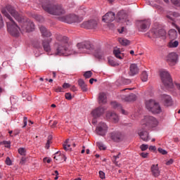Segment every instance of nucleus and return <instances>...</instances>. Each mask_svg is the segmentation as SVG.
Listing matches in <instances>:
<instances>
[{"label":"nucleus","mask_w":180,"mask_h":180,"mask_svg":"<svg viewBox=\"0 0 180 180\" xmlns=\"http://www.w3.org/2000/svg\"><path fill=\"white\" fill-rule=\"evenodd\" d=\"M1 12L2 15L6 16V18L10 20V22H6L8 32L11 34V36L18 37L19 36V31L18 30V29H19V26H18V24L15 22L11 16H13L17 22H22V16H20L19 13L16 11L15 7L11 5H7L6 8H1ZM8 12H9L11 16L8 13Z\"/></svg>","instance_id":"1"},{"label":"nucleus","mask_w":180,"mask_h":180,"mask_svg":"<svg viewBox=\"0 0 180 180\" xmlns=\"http://www.w3.org/2000/svg\"><path fill=\"white\" fill-rule=\"evenodd\" d=\"M40 2L44 11L50 15L60 16V15H64L65 13V10L61 4H54L51 3L50 0H40Z\"/></svg>","instance_id":"2"},{"label":"nucleus","mask_w":180,"mask_h":180,"mask_svg":"<svg viewBox=\"0 0 180 180\" xmlns=\"http://www.w3.org/2000/svg\"><path fill=\"white\" fill-rule=\"evenodd\" d=\"M56 39L59 42L54 44V50L56 56H63L68 51V37L56 34Z\"/></svg>","instance_id":"3"},{"label":"nucleus","mask_w":180,"mask_h":180,"mask_svg":"<svg viewBox=\"0 0 180 180\" xmlns=\"http://www.w3.org/2000/svg\"><path fill=\"white\" fill-rule=\"evenodd\" d=\"M141 124L142 130H151L158 126V120L153 116L146 115L141 121Z\"/></svg>","instance_id":"4"},{"label":"nucleus","mask_w":180,"mask_h":180,"mask_svg":"<svg viewBox=\"0 0 180 180\" xmlns=\"http://www.w3.org/2000/svg\"><path fill=\"white\" fill-rule=\"evenodd\" d=\"M160 78L163 85L167 89H172L174 88V82H172V77L168 71H161L160 73Z\"/></svg>","instance_id":"5"},{"label":"nucleus","mask_w":180,"mask_h":180,"mask_svg":"<svg viewBox=\"0 0 180 180\" xmlns=\"http://www.w3.org/2000/svg\"><path fill=\"white\" fill-rule=\"evenodd\" d=\"M60 22H65V23H81L84 18L82 17H79L75 14H70L68 15L62 16L58 18Z\"/></svg>","instance_id":"6"},{"label":"nucleus","mask_w":180,"mask_h":180,"mask_svg":"<svg viewBox=\"0 0 180 180\" xmlns=\"http://www.w3.org/2000/svg\"><path fill=\"white\" fill-rule=\"evenodd\" d=\"M21 23V30L20 27H18V30H21V32H24L25 33H30V32H33L34 30V22L30 20L29 18L26 19L23 22H19Z\"/></svg>","instance_id":"7"},{"label":"nucleus","mask_w":180,"mask_h":180,"mask_svg":"<svg viewBox=\"0 0 180 180\" xmlns=\"http://www.w3.org/2000/svg\"><path fill=\"white\" fill-rule=\"evenodd\" d=\"M77 47L79 53H87L86 50H94V45L89 41L78 43Z\"/></svg>","instance_id":"8"},{"label":"nucleus","mask_w":180,"mask_h":180,"mask_svg":"<svg viewBox=\"0 0 180 180\" xmlns=\"http://www.w3.org/2000/svg\"><path fill=\"white\" fill-rule=\"evenodd\" d=\"M96 133L98 136H106L108 133V125L105 122H100L96 128Z\"/></svg>","instance_id":"9"},{"label":"nucleus","mask_w":180,"mask_h":180,"mask_svg":"<svg viewBox=\"0 0 180 180\" xmlns=\"http://www.w3.org/2000/svg\"><path fill=\"white\" fill-rule=\"evenodd\" d=\"M84 29H96L98 27V21L96 20H89L80 25Z\"/></svg>","instance_id":"10"},{"label":"nucleus","mask_w":180,"mask_h":180,"mask_svg":"<svg viewBox=\"0 0 180 180\" xmlns=\"http://www.w3.org/2000/svg\"><path fill=\"white\" fill-rule=\"evenodd\" d=\"M167 63H168L169 65L171 67H174L178 63V54L174 52H172L169 53L167 56Z\"/></svg>","instance_id":"11"},{"label":"nucleus","mask_w":180,"mask_h":180,"mask_svg":"<svg viewBox=\"0 0 180 180\" xmlns=\"http://www.w3.org/2000/svg\"><path fill=\"white\" fill-rule=\"evenodd\" d=\"M136 25L140 32H147L150 28V22L148 20H139L136 22Z\"/></svg>","instance_id":"12"},{"label":"nucleus","mask_w":180,"mask_h":180,"mask_svg":"<svg viewBox=\"0 0 180 180\" xmlns=\"http://www.w3.org/2000/svg\"><path fill=\"white\" fill-rule=\"evenodd\" d=\"M128 16L129 14L125 11L122 10L117 13L115 20L117 23H124V20L127 19Z\"/></svg>","instance_id":"13"},{"label":"nucleus","mask_w":180,"mask_h":180,"mask_svg":"<svg viewBox=\"0 0 180 180\" xmlns=\"http://www.w3.org/2000/svg\"><path fill=\"white\" fill-rule=\"evenodd\" d=\"M115 19H116V15L115 13L112 11L108 12L102 18V20L105 22V23H112Z\"/></svg>","instance_id":"14"},{"label":"nucleus","mask_w":180,"mask_h":180,"mask_svg":"<svg viewBox=\"0 0 180 180\" xmlns=\"http://www.w3.org/2000/svg\"><path fill=\"white\" fill-rule=\"evenodd\" d=\"M106 108L105 107H97L94 110H92L91 115L94 119H96L98 117H101L102 115L105 113V110H106Z\"/></svg>","instance_id":"15"},{"label":"nucleus","mask_w":180,"mask_h":180,"mask_svg":"<svg viewBox=\"0 0 180 180\" xmlns=\"http://www.w3.org/2000/svg\"><path fill=\"white\" fill-rule=\"evenodd\" d=\"M106 119L113 123H117V122H119V115L115 112L108 111L106 113Z\"/></svg>","instance_id":"16"},{"label":"nucleus","mask_w":180,"mask_h":180,"mask_svg":"<svg viewBox=\"0 0 180 180\" xmlns=\"http://www.w3.org/2000/svg\"><path fill=\"white\" fill-rule=\"evenodd\" d=\"M152 34L154 39H158L159 37H164L167 34V32L164 29L153 30Z\"/></svg>","instance_id":"17"},{"label":"nucleus","mask_w":180,"mask_h":180,"mask_svg":"<svg viewBox=\"0 0 180 180\" xmlns=\"http://www.w3.org/2000/svg\"><path fill=\"white\" fill-rule=\"evenodd\" d=\"M110 139L113 140V141H120L122 139H123V135L122 132L114 131L110 134Z\"/></svg>","instance_id":"18"},{"label":"nucleus","mask_w":180,"mask_h":180,"mask_svg":"<svg viewBox=\"0 0 180 180\" xmlns=\"http://www.w3.org/2000/svg\"><path fill=\"white\" fill-rule=\"evenodd\" d=\"M161 98L165 106H172V98L169 95L162 94Z\"/></svg>","instance_id":"19"},{"label":"nucleus","mask_w":180,"mask_h":180,"mask_svg":"<svg viewBox=\"0 0 180 180\" xmlns=\"http://www.w3.org/2000/svg\"><path fill=\"white\" fill-rule=\"evenodd\" d=\"M50 43H51V39H45L42 41V46L44 51L46 53H50L51 51V46H50Z\"/></svg>","instance_id":"20"},{"label":"nucleus","mask_w":180,"mask_h":180,"mask_svg":"<svg viewBox=\"0 0 180 180\" xmlns=\"http://www.w3.org/2000/svg\"><path fill=\"white\" fill-rule=\"evenodd\" d=\"M129 70V75L132 77L136 75V74L139 72V67H137V64L136 63L131 64Z\"/></svg>","instance_id":"21"},{"label":"nucleus","mask_w":180,"mask_h":180,"mask_svg":"<svg viewBox=\"0 0 180 180\" xmlns=\"http://www.w3.org/2000/svg\"><path fill=\"white\" fill-rule=\"evenodd\" d=\"M116 82L117 85H129V84H131V80L122 77H120Z\"/></svg>","instance_id":"22"},{"label":"nucleus","mask_w":180,"mask_h":180,"mask_svg":"<svg viewBox=\"0 0 180 180\" xmlns=\"http://www.w3.org/2000/svg\"><path fill=\"white\" fill-rule=\"evenodd\" d=\"M150 169L153 176H155V178L160 176V168L158 167V165H153Z\"/></svg>","instance_id":"23"},{"label":"nucleus","mask_w":180,"mask_h":180,"mask_svg":"<svg viewBox=\"0 0 180 180\" xmlns=\"http://www.w3.org/2000/svg\"><path fill=\"white\" fill-rule=\"evenodd\" d=\"M94 57L98 60H105V53L102 49H98L95 51Z\"/></svg>","instance_id":"24"},{"label":"nucleus","mask_w":180,"mask_h":180,"mask_svg":"<svg viewBox=\"0 0 180 180\" xmlns=\"http://www.w3.org/2000/svg\"><path fill=\"white\" fill-rule=\"evenodd\" d=\"M150 112H152V113H154L155 115H158L161 113L162 110H161V106H160V104L156 102L155 103V105L152 107Z\"/></svg>","instance_id":"25"},{"label":"nucleus","mask_w":180,"mask_h":180,"mask_svg":"<svg viewBox=\"0 0 180 180\" xmlns=\"http://www.w3.org/2000/svg\"><path fill=\"white\" fill-rule=\"evenodd\" d=\"M39 30L43 36V37H51V32L48 30L44 26H41Z\"/></svg>","instance_id":"26"},{"label":"nucleus","mask_w":180,"mask_h":180,"mask_svg":"<svg viewBox=\"0 0 180 180\" xmlns=\"http://www.w3.org/2000/svg\"><path fill=\"white\" fill-rule=\"evenodd\" d=\"M78 85L83 92L88 91V86L86 85V84H85V81H84V79H79L78 80Z\"/></svg>","instance_id":"27"},{"label":"nucleus","mask_w":180,"mask_h":180,"mask_svg":"<svg viewBox=\"0 0 180 180\" xmlns=\"http://www.w3.org/2000/svg\"><path fill=\"white\" fill-rule=\"evenodd\" d=\"M141 131L138 133L139 136L141 137V140L143 141H147L148 140V131L147 130Z\"/></svg>","instance_id":"28"},{"label":"nucleus","mask_w":180,"mask_h":180,"mask_svg":"<svg viewBox=\"0 0 180 180\" xmlns=\"http://www.w3.org/2000/svg\"><path fill=\"white\" fill-rule=\"evenodd\" d=\"M155 101L154 100H148L146 102V109H148V110H149V112H150L151 109L153 108V107L154 106V105H155Z\"/></svg>","instance_id":"29"},{"label":"nucleus","mask_w":180,"mask_h":180,"mask_svg":"<svg viewBox=\"0 0 180 180\" xmlns=\"http://www.w3.org/2000/svg\"><path fill=\"white\" fill-rule=\"evenodd\" d=\"M168 34L169 39H171L172 40H174V39H176L178 36V33L176 32V30H175L174 29L169 30Z\"/></svg>","instance_id":"30"},{"label":"nucleus","mask_w":180,"mask_h":180,"mask_svg":"<svg viewBox=\"0 0 180 180\" xmlns=\"http://www.w3.org/2000/svg\"><path fill=\"white\" fill-rule=\"evenodd\" d=\"M106 102V94H105V93H100L98 96V103H103L105 105Z\"/></svg>","instance_id":"31"},{"label":"nucleus","mask_w":180,"mask_h":180,"mask_svg":"<svg viewBox=\"0 0 180 180\" xmlns=\"http://www.w3.org/2000/svg\"><path fill=\"white\" fill-rule=\"evenodd\" d=\"M180 14L179 13L176 12H169V14L167 15V19L174 21V18H179Z\"/></svg>","instance_id":"32"},{"label":"nucleus","mask_w":180,"mask_h":180,"mask_svg":"<svg viewBox=\"0 0 180 180\" xmlns=\"http://www.w3.org/2000/svg\"><path fill=\"white\" fill-rule=\"evenodd\" d=\"M136 94H131L129 96H125L124 98L126 102H134L136 101Z\"/></svg>","instance_id":"33"},{"label":"nucleus","mask_w":180,"mask_h":180,"mask_svg":"<svg viewBox=\"0 0 180 180\" xmlns=\"http://www.w3.org/2000/svg\"><path fill=\"white\" fill-rule=\"evenodd\" d=\"M119 43H120V44H122V46L130 45V41L128 40L127 39H124V38H120Z\"/></svg>","instance_id":"34"},{"label":"nucleus","mask_w":180,"mask_h":180,"mask_svg":"<svg viewBox=\"0 0 180 180\" xmlns=\"http://www.w3.org/2000/svg\"><path fill=\"white\" fill-rule=\"evenodd\" d=\"M178 46H179V41H178L172 40L169 42V47L171 49H175Z\"/></svg>","instance_id":"35"},{"label":"nucleus","mask_w":180,"mask_h":180,"mask_svg":"<svg viewBox=\"0 0 180 180\" xmlns=\"http://www.w3.org/2000/svg\"><path fill=\"white\" fill-rule=\"evenodd\" d=\"M141 79L143 82H147L148 79V75L147 74V72L146 71L142 72L141 75Z\"/></svg>","instance_id":"36"},{"label":"nucleus","mask_w":180,"mask_h":180,"mask_svg":"<svg viewBox=\"0 0 180 180\" xmlns=\"http://www.w3.org/2000/svg\"><path fill=\"white\" fill-rule=\"evenodd\" d=\"M70 139H66L65 143L63 144V148L65 151L71 150V144H69L68 142Z\"/></svg>","instance_id":"37"},{"label":"nucleus","mask_w":180,"mask_h":180,"mask_svg":"<svg viewBox=\"0 0 180 180\" xmlns=\"http://www.w3.org/2000/svg\"><path fill=\"white\" fill-rule=\"evenodd\" d=\"M113 54L115 56L116 58H119L120 60H122V56H120L122 54V52H120V50L119 49H115L113 51Z\"/></svg>","instance_id":"38"},{"label":"nucleus","mask_w":180,"mask_h":180,"mask_svg":"<svg viewBox=\"0 0 180 180\" xmlns=\"http://www.w3.org/2000/svg\"><path fill=\"white\" fill-rule=\"evenodd\" d=\"M108 64H110L111 67H117V65H119V63L113 59H108Z\"/></svg>","instance_id":"39"},{"label":"nucleus","mask_w":180,"mask_h":180,"mask_svg":"<svg viewBox=\"0 0 180 180\" xmlns=\"http://www.w3.org/2000/svg\"><path fill=\"white\" fill-rule=\"evenodd\" d=\"M0 144L4 146L6 148H11V141H4L0 142Z\"/></svg>","instance_id":"40"},{"label":"nucleus","mask_w":180,"mask_h":180,"mask_svg":"<svg viewBox=\"0 0 180 180\" xmlns=\"http://www.w3.org/2000/svg\"><path fill=\"white\" fill-rule=\"evenodd\" d=\"M96 146L99 148V150H106V147H105V146L103 145V143H102V142H97Z\"/></svg>","instance_id":"41"},{"label":"nucleus","mask_w":180,"mask_h":180,"mask_svg":"<svg viewBox=\"0 0 180 180\" xmlns=\"http://www.w3.org/2000/svg\"><path fill=\"white\" fill-rule=\"evenodd\" d=\"M84 77L86 79L91 78L92 77V72L91 71H86L84 74Z\"/></svg>","instance_id":"42"},{"label":"nucleus","mask_w":180,"mask_h":180,"mask_svg":"<svg viewBox=\"0 0 180 180\" xmlns=\"http://www.w3.org/2000/svg\"><path fill=\"white\" fill-rule=\"evenodd\" d=\"M18 154H20V155H26V149H25L24 148H20L18 149Z\"/></svg>","instance_id":"43"},{"label":"nucleus","mask_w":180,"mask_h":180,"mask_svg":"<svg viewBox=\"0 0 180 180\" xmlns=\"http://www.w3.org/2000/svg\"><path fill=\"white\" fill-rule=\"evenodd\" d=\"M111 105L114 109H116V108H122V105L118 104L116 101L111 102Z\"/></svg>","instance_id":"44"},{"label":"nucleus","mask_w":180,"mask_h":180,"mask_svg":"<svg viewBox=\"0 0 180 180\" xmlns=\"http://www.w3.org/2000/svg\"><path fill=\"white\" fill-rule=\"evenodd\" d=\"M158 151H159L160 154H162V155H167V154H168V152H167V150L162 149V148H159L158 149Z\"/></svg>","instance_id":"45"},{"label":"nucleus","mask_w":180,"mask_h":180,"mask_svg":"<svg viewBox=\"0 0 180 180\" xmlns=\"http://www.w3.org/2000/svg\"><path fill=\"white\" fill-rule=\"evenodd\" d=\"M65 99H67L68 101H71V99H72V95L71 94V93H66L65 94Z\"/></svg>","instance_id":"46"},{"label":"nucleus","mask_w":180,"mask_h":180,"mask_svg":"<svg viewBox=\"0 0 180 180\" xmlns=\"http://www.w3.org/2000/svg\"><path fill=\"white\" fill-rule=\"evenodd\" d=\"M5 162L6 165H9V166L12 165V160H11L10 157H7L6 158Z\"/></svg>","instance_id":"47"},{"label":"nucleus","mask_w":180,"mask_h":180,"mask_svg":"<svg viewBox=\"0 0 180 180\" xmlns=\"http://www.w3.org/2000/svg\"><path fill=\"white\" fill-rule=\"evenodd\" d=\"M171 2L175 6H180V0H171Z\"/></svg>","instance_id":"48"},{"label":"nucleus","mask_w":180,"mask_h":180,"mask_svg":"<svg viewBox=\"0 0 180 180\" xmlns=\"http://www.w3.org/2000/svg\"><path fill=\"white\" fill-rule=\"evenodd\" d=\"M140 148H141V151H146V150H148V145L142 144V145L140 146Z\"/></svg>","instance_id":"49"},{"label":"nucleus","mask_w":180,"mask_h":180,"mask_svg":"<svg viewBox=\"0 0 180 180\" xmlns=\"http://www.w3.org/2000/svg\"><path fill=\"white\" fill-rule=\"evenodd\" d=\"M139 155H141V157H142V158H148V153H139Z\"/></svg>","instance_id":"50"},{"label":"nucleus","mask_w":180,"mask_h":180,"mask_svg":"<svg viewBox=\"0 0 180 180\" xmlns=\"http://www.w3.org/2000/svg\"><path fill=\"white\" fill-rule=\"evenodd\" d=\"M4 27V19L2 18V15L0 14V29Z\"/></svg>","instance_id":"51"},{"label":"nucleus","mask_w":180,"mask_h":180,"mask_svg":"<svg viewBox=\"0 0 180 180\" xmlns=\"http://www.w3.org/2000/svg\"><path fill=\"white\" fill-rule=\"evenodd\" d=\"M99 175H100L101 179H105V172H103V171H100Z\"/></svg>","instance_id":"52"},{"label":"nucleus","mask_w":180,"mask_h":180,"mask_svg":"<svg viewBox=\"0 0 180 180\" xmlns=\"http://www.w3.org/2000/svg\"><path fill=\"white\" fill-rule=\"evenodd\" d=\"M23 123H24V126L22 127H26V126H27V117H23Z\"/></svg>","instance_id":"53"},{"label":"nucleus","mask_w":180,"mask_h":180,"mask_svg":"<svg viewBox=\"0 0 180 180\" xmlns=\"http://www.w3.org/2000/svg\"><path fill=\"white\" fill-rule=\"evenodd\" d=\"M126 23L127 25H131V20L129 19V16L127 18V19L124 21V23Z\"/></svg>","instance_id":"54"},{"label":"nucleus","mask_w":180,"mask_h":180,"mask_svg":"<svg viewBox=\"0 0 180 180\" xmlns=\"http://www.w3.org/2000/svg\"><path fill=\"white\" fill-rule=\"evenodd\" d=\"M26 163V158L22 157L21 158V160L20 162V164H21V165H25V164Z\"/></svg>","instance_id":"55"},{"label":"nucleus","mask_w":180,"mask_h":180,"mask_svg":"<svg viewBox=\"0 0 180 180\" xmlns=\"http://www.w3.org/2000/svg\"><path fill=\"white\" fill-rule=\"evenodd\" d=\"M70 86H71V84L69 83H64L63 84V88H64V89H67L68 88H70Z\"/></svg>","instance_id":"56"},{"label":"nucleus","mask_w":180,"mask_h":180,"mask_svg":"<svg viewBox=\"0 0 180 180\" xmlns=\"http://www.w3.org/2000/svg\"><path fill=\"white\" fill-rule=\"evenodd\" d=\"M44 162H47V164H50V162H51V159L48 158H44Z\"/></svg>","instance_id":"57"},{"label":"nucleus","mask_w":180,"mask_h":180,"mask_svg":"<svg viewBox=\"0 0 180 180\" xmlns=\"http://www.w3.org/2000/svg\"><path fill=\"white\" fill-rule=\"evenodd\" d=\"M50 144H51V141H47V142L46 143V146H45L46 150H49L50 148Z\"/></svg>","instance_id":"58"},{"label":"nucleus","mask_w":180,"mask_h":180,"mask_svg":"<svg viewBox=\"0 0 180 180\" xmlns=\"http://www.w3.org/2000/svg\"><path fill=\"white\" fill-rule=\"evenodd\" d=\"M172 164H174V160L170 159L166 162V165H172Z\"/></svg>","instance_id":"59"},{"label":"nucleus","mask_w":180,"mask_h":180,"mask_svg":"<svg viewBox=\"0 0 180 180\" xmlns=\"http://www.w3.org/2000/svg\"><path fill=\"white\" fill-rule=\"evenodd\" d=\"M62 91H63V88L61 86H59L55 89V92H62Z\"/></svg>","instance_id":"60"},{"label":"nucleus","mask_w":180,"mask_h":180,"mask_svg":"<svg viewBox=\"0 0 180 180\" xmlns=\"http://www.w3.org/2000/svg\"><path fill=\"white\" fill-rule=\"evenodd\" d=\"M149 150H150V151H155L157 150V148L155 146H150L149 147Z\"/></svg>","instance_id":"61"},{"label":"nucleus","mask_w":180,"mask_h":180,"mask_svg":"<svg viewBox=\"0 0 180 180\" xmlns=\"http://www.w3.org/2000/svg\"><path fill=\"white\" fill-rule=\"evenodd\" d=\"M58 123V122L54 121L53 123V124L51 126V127L52 129H54V127H56V126H57Z\"/></svg>","instance_id":"62"},{"label":"nucleus","mask_w":180,"mask_h":180,"mask_svg":"<svg viewBox=\"0 0 180 180\" xmlns=\"http://www.w3.org/2000/svg\"><path fill=\"white\" fill-rule=\"evenodd\" d=\"M70 91H72V92H75L77 91V87H75V86H72L70 88Z\"/></svg>","instance_id":"63"},{"label":"nucleus","mask_w":180,"mask_h":180,"mask_svg":"<svg viewBox=\"0 0 180 180\" xmlns=\"http://www.w3.org/2000/svg\"><path fill=\"white\" fill-rule=\"evenodd\" d=\"M121 112L122 115H127V111L124 110L123 108H121Z\"/></svg>","instance_id":"64"}]
</instances>
